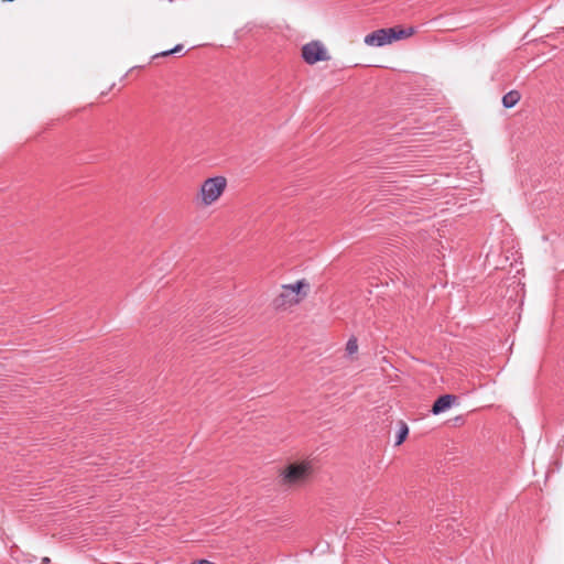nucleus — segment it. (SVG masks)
Wrapping results in <instances>:
<instances>
[{"label":"nucleus","instance_id":"obj_1","mask_svg":"<svg viewBox=\"0 0 564 564\" xmlns=\"http://www.w3.org/2000/svg\"><path fill=\"white\" fill-rule=\"evenodd\" d=\"M313 473L314 467L312 460H294L278 470V482L286 490L300 489L310 481Z\"/></svg>","mask_w":564,"mask_h":564},{"label":"nucleus","instance_id":"obj_2","mask_svg":"<svg viewBox=\"0 0 564 564\" xmlns=\"http://www.w3.org/2000/svg\"><path fill=\"white\" fill-rule=\"evenodd\" d=\"M310 292L311 283L306 279L282 284L279 293L273 299V306L276 311H291L304 302Z\"/></svg>","mask_w":564,"mask_h":564},{"label":"nucleus","instance_id":"obj_3","mask_svg":"<svg viewBox=\"0 0 564 564\" xmlns=\"http://www.w3.org/2000/svg\"><path fill=\"white\" fill-rule=\"evenodd\" d=\"M227 187L225 176L217 175L205 180L198 193V198L204 206H210L216 203Z\"/></svg>","mask_w":564,"mask_h":564},{"label":"nucleus","instance_id":"obj_4","mask_svg":"<svg viewBox=\"0 0 564 564\" xmlns=\"http://www.w3.org/2000/svg\"><path fill=\"white\" fill-rule=\"evenodd\" d=\"M302 58L305 63L314 65L318 62L328 61L330 57L319 41H311L302 47Z\"/></svg>","mask_w":564,"mask_h":564},{"label":"nucleus","instance_id":"obj_5","mask_svg":"<svg viewBox=\"0 0 564 564\" xmlns=\"http://www.w3.org/2000/svg\"><path fill=\"white\" fill-rule=\"evenodd\" d=\"M392 29H379L365 36V43L369 46L381 47L392 43L391 34Z\"/></svg>","mask_w":564,"mask_h":564},{"label":"nucleus","instance_id":"obj_6","mask_svg":"<svg viewBox=\"0 0 564 564\" xmlns=\"http://www.w3.org/2000/svg\"><path fill=\"white\" fill-rule=\"evenodd\" d=\"M456 398L452 394H444L440 397L432 406V413L438 415L440 413L448 410L455 402Z\"/></svg>","mask_w":564,"mask_h":564},{"label":"nucleus","instance_id":"obj_7","mask_svg":"<svg viewBox=\"0 0 564 564\" xmlns=\"http://www.w3.org/2000/svg\"><path fill=\"white\" fill-rule=\"evenodd\" d=\"M521 98V95L518 90L513 89L508 91L502 97V105L505 108H512L514 107Z\"/></svg>","mask_w":564,"mask_h":564},{"label":"nucleus","instance_id":"obj_8","mask_svg":"<svg viewBox=\"0 0 564 564\" xmlns=\"http://www.w3.org/2000/svg\"><path fill=\"white\" fill-rule=\"evenodd\" d=\"M392 32L390 34L392 42L401 39H406L414 34V29H400V28H391Z\"/></svg>","mask_w":564,"mask_h":564},{"label":"nucleus","instance_id":"obj_9","mask_svg":"<svg viewBox=\"0 0 564 564\" xmlns=\"http://www.w3.org/2000/svg\"><path fill=\"white\" fill-rule=\"evenodd\" d=\"M409 435V426L405 422L399 423V432L394 442L395 446L401 445Z\"/></svg>","mask_w":564,"mask_h":564},{"label":"nucleus","instance_id":"obj_10","mask_svg":"<svg viewBox=\"0 0 564 564\" xmlns=\"http://www.w3.org/2000/svg\"><path fill=\"white\" fill-rule=\"evenodd\" d=\"M358 350V341L356 337H350L346 343V351L348 355H354Z\"/></svg>","mask_w":564,"mask_h":564},{"label":"nucleus","instance_id":"obj_11","mask_svg":"<svg viewBox=\"0 0 564 564\" xmlns=\"http://www.w3.org/2000/svg\"><path fill=\"white\" fill-rule=\"evenodd\" d=\"M183 48H184V47H183V45H182V44H177V45H175V46H174L173 48H171V50H166V51H164V52H161V53L156 54L154 57H158V56H169V55H171V54L178 53V52L183 51Z\"/></svg>","mask_w":564,"mask_h":564},{"label":"nucleus","instance_id":"obj_12","mask_svg":"<svg viewBox=\"0 0 564 564\" xmlns=\"http://www.w3.org/2000/svg\"><path fill=\"white\" fill-rule=\"evenodd\" d=\"M191 564H216V563L208 561V560H199V561L192 562Z\"/></svg>","mask_w":564,"mask_h":564}]
</instances>
